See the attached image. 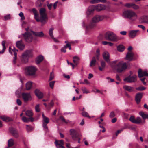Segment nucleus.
Returning a JSON list of instances; mask_svg holds the SVG:
<instances>
[{"label": "nucleus", "mask_w": 148, "mask_h": 148, "mask_svg": "<svg viewBox=\"0 0 148 148\" xmlns=\"http://www.w3.org/2000/svg\"><path fill=\"white\" fill-rule=\"evenodd\" d=\"M31 11L34 14V18L37 21H40L42 24H45L46 23L47 16L46 13V10L45 8H42L39 10L40 15V19L38 18V13L35 8L32 9Z\"/></svg>", "instance_id": "nucleus-1"}, {"label": "nucleus", "mask_w": 148, "mask_h": 148, "mask_svg": "<svg viewBox=\"0 0 148 148\" xmlns=\"http://www.w3.org/2000/svg\"><path fill=\"white\" fill-rule=\"evenodd\" d=\"M123 16L124 18L129 19L132 21L136 20L138 18V15L136 13L131 10H127L124 11Z\"/></svg>", "instance_id": "nucleus-2"}, {"label": "nucleus", "mask_w": 148, "mask_h": 148, "mask_svg": "<svg viewBox=\"0 0 148 148\" xmlns=\"http://www.w3.org/2000/svg\"><path fill=\"white\" fill-rule=\"evenodd\" d=\"M116 62V61L113 62L111 67L113 69L116 71L118 72L121 73L126 69L127 65L125 63H123L122 62H120L117 65H114Z\"/></svg>", "instance_id": "nucleus-3"}, {"label": "nucleus", "mask_w": 148, "mask_h": 148, "mask_svg": "<svg viewBox=\"0 0 148 148\" xmlns=\"http://www.w3.org/2000/svg\"><path fill=\"white\" fill-rule=\"evenodd\" d=\"M107 17V16L105 15H96L95 16L92 18L90 24L87 27V28L88 27L90 28H93L96 26L97 23L102 21L104 18H106Z\"/></svg>", "instance_id": "nucleus-4"}, {"label": "nucleus", "mask_w": 148, "mask_h": 148, "mask_svg": "<svg viewBox=\"0 0 148 148\" xmlns=\"http://www.w3.org/2000/svg\"><path fill=\"white\" fill-rule=\"evenodd\" d=\"M105 38L108 40L115 42H117L121 39L114 33L110 31L106 33Z\"/></svg>", "instance_id": "nucleus-5"}, {"label": "nucleus", "mask_w": 148, "mask_h": 148, "mask_svg": "<svg viewBox=\"0 0 148 148\" xmlns=\"http://www.w3.org/2000/svg\"><path fill=\"white\" fill-rule=\"evenodd\" d=\"M37 70V68L33 66L26 67L25 69V73L28 75L30 76L35 75Z\"/></svg>", "instance_id": "nucleus-6"}, {"label": "nucleus", "mask_w": 148, "mask_h": 148, "mask_svg": "<svg viewBox=\"0 0 148 148\" xmlns=\"http://www.w3.org/2000/svg\"><path fill=\"white\" fill-rule=\"evenodd\" d=\"M69 132L70 135L72 139L75 141H76L78 140V142L80 143V138L79 137L77 131L74 129H71L70 130Z\"/></svg>", "instance_id": "nucleus-7"}, {"label": "nucleus", "mask_w": 148, "mask_h": 148, "mask_svg": "<svg viewBox=\"0 0 148 148\" xmlns=\"http://www.w3.org/2000/svg\"><path fill=\"white\" fill-rule=\"evenodd\" d=\"M32 55V51L27 50L23 53L22 55L21 60L24 63H26L28 61V58Z\"/></svg>", "instance_id": "nucleus-8"}, {"label": "nucleus", "mask_w": 148, "mask_h": 148, "mask_svg": "<svg viewBox=\"0 0 148 148\" xmlns=\"http://www.w3.org/2000/svg\"><path fill=\"white\" fill-rule=\"evenodd\" d=\"M24 40L27 42L29 43L33 40V37L32 34L29 32H26L22 34Z\"/></svg>", "instance_id": "nucleus-9"}, {"label": "nucleus", "mask_w": 148, "mask_h": 148, "mask_svg": "<svg viewBox=\"0 0 148 148\" xmlns=\"http://www.w3.org/2000/svg\"><path fill=\"white\" fill-rule=\"evenodd\" d=\"M124 81L129 83L135 82L137 81V76L135 75L129 76L124 79Z\"/></svg>", "instance_id": "nucleus-10"}, {"label": "nucleus", "mask_w": 148, "mask_h": 148, "mask_svg": "<svg viewBox=\"0 0 148 148\" xmlns=\"http://www.w3.org/2000/svg\"><path fill=\"white\" fill-rule=\"evenodd\" d=\"M42 116L43 118L42 126L45 130H48V127L47 126V124L49 123V119L48 118L45 116L43 114H42Z\"/></svg>", "instance_id": "nucleus-11"}, {"label": "nucleus", "mask_w": 148, "mask_h": 148, "mask_svg": "<svg viewBox=\"0 0 148 148\" xmlns=\"http://www.w3.org/2000/svg\"><path fill=\"white\" fill-rule=\"evenodd\" d=\"M22 96L24 101L25 102L31 101L32 99V98L30 93H23L22 94Z\"/></svg>", "instance_id": "nucleus-12"}, {"label": "nucleus", "mask_w": 148, "mask_h": 148, "mask_svg": "<svg viewBox=\"0 0 148 148\" xmlns=\"http://www.w3.org/2000/svg\"><path fill=\"white\" fill-rule=\"evenodd\" d=\"M94 10L97 11L104 10L106 9L105 5L100 4H98L96 5H93Z\"/></svg>", "instance_id": "nucleus-13"}, {"label": "nucleus", "mask_w": 148, "mask_h": 148, "mask_svg": "<svg viewBox=\"0 0 148 148\" xmlns=\"http://www.w3.org/2000/svg\"><path fill=\"white\" fill-rule=\"evenodd\" d=\"M139 32L138 30H131L129 32V36L130 38H134L138 35V32Z\"/></svg>", "instance_id": "nucleus-14"}, {"label": "nucleus", "mask_w": 148, "mask_h": 148, "mask_svg": "<svg viewBox=\"0 0 148 148\" xmlns=\"http://www.w3.org/2000/svg\"><path fill=\"white\" fill-rule=\"evenodd\" d=\"M9 131L14 137L17 138L19 137L18 133L16 129L10 127L9 128Z\"/></svg>", "instance_id": "nucleus-15"}, {"label": "nucleus", "mask_w": 148, "mask_h": 148, "mask_svg": "<svg viewBox=\"0 0 148 148\" xmlns=\"http://www.w3.org/2000/svg\"><path fill=\"white\" fill-rule=\"evenodd\" d=\"M57 148H64V141L63 140H56L54 143Z\"/></svg>", "instance_id": "nucleus-16"}, {"label": "nucleus", "mask_w": 148, "mask_h": 148, "mask_svg": "<svg viewBox=\"0 0 148 148\" xmlns=\"http://www.w3.org/2000/svg\"><path fill=\"white\" fill-rule=\"evenodd\" d=\"M95 10L93 5L90 6L86 11V14L87 17H89V15H92L93 11Z\"/></svg>", "instance_id": "nucleus-17"}, {"label": "nucleus", "mask_w": 148, "mask_h": 148, "mask_svg": "<svg viewBox=\"0 0 148 148\" xmlns=\"http://www.w3.org/2000/svg\"><path fill=\"white\" fill-rule=\"evenodd\" d=\"M102 56L104 59L107 62H110V55L109 53L106 51H104L103 53Z\"/></svg>", "instance_id": "nucleus-18"}, {"label": "nucleus", "mask_w": 148, "mask_h": 148, "mask_svg": "<svg viewBox=\"0 0 148 148\" xmlns=\"http://www.w3.org/2000/svg\"><path fill=\"white\" fill-rule=\"evenodd\" d=\"M16 45L17 47L21 50H23L25 47V45L23 43L22 40L17 41Z\"/></svg>", "instance_id": "nucleus-19"}, {"label": "nucleus", "mask_w": 148, "mask_h": 148, "mask_svg": "<svg viewBox=\"0 0 148 148\" xmlns=\"http://www.w3.org/2000/svg\"><path fill=\"white\" fill-rule=\"evenodd\" d=\"M133 54L132 52H128L127 54L125 59L129 61H131L133 59Z\"/></svg>", "instance_id": "nucleus-20"}, {"label": "nucleus", "mask_w": 148, "mask_h": 148, "mask_svg": "<svg viewBox=\"0 0 148 148\" xmlns=\"http://www.w3.org/2000/svg\"><path fill=\"white\" fill-rule=\"evenodd\" d=\"M31 32L33 33V34L35 36L39 37H42L44 36L43 32H34L32 31H31Z\"/></svg>", "instance_id": "nucleus-21"}, {"label": "nucleus", "mask_w": 148, "mask_h": 148, "mask_svg": "<svg viewBox=\"0 0 148 148\" xmlns=\"http://www.w3.org/2000/svg\"><path fill=\"white\" fill-rule=\"evenodd\" d=\"M123 88L125 90L130 92H132L134 91V88L129 86L125 85L123 86Z\"/></svg>", "instance_id": "nucleus-22"}, {"label": "nucleus", "mask_w": 148, "mask_h": 148, "mask_svg": "<svg viewBox=\"0 0 148 148\" xmlns=\"http://www.w3.org/2000/svg\"><path fill=\"white\" fill-rule=\"evenodd\" d=\"M142 97V94L141 93L137 94L135 97V100L137 104L139 103L141 100V99Z\"/></svg>", "instance_id": "nucleus-23"}, {"label": "nucleus", "mask_w": 148, "mask_h": 148, "mask_svg": "<svg viewBox=\"0 0 148 148\" xmlns=\"http://www.w3.org/2000/svg\"><path fill=\"white\" fill-rule=\"evenodd\" d=\"M35 93L36 96L39 98H42L43 97V93L38 90H35Z\"/></svg>", "instance_id": "nucleus-24"}, {"label": "nucleus", "mask_w": 148, "mask_h": 148, "mask_svg": "<svg viewBox=\"0 0 148 148\" xmlns=\"http://www.w3.org/2000/svg\"><path fill=\"white\" fill-rule=\"evenodd\" d=\"M0 118L3 121H9L12 120V119L10 117L5 116H1Z\"/></svg>", "instance_id": "nucleus-25"}, {"label": "nucleus", "mask_w": 148, "mask_h": 148, "mask_svg": "<svg viewBox=\"0 0 148 148\" xmlns=\"http://www.w3.org/2000/svg\"><path fill=\"white\" fill-rule=\"evenodd\" d=\"M43 56L41 55L38 56L36 59V63L39 64L43 59Z\"/></svg>", "instance_id": "nucleus-26"}, {"label": "nucleus", "mask_w": 148, "mask_h": 148, "mask_svg": "<svg viewBox=\"0 0 148 148\" xmlns=\"http://www.w3.org/2000/svg\"><path fill=\"white\" fill-rule=\"evenodd\" d=\"M25 114L27 116L29 117H32L33 115L32 111L31 110H26L25 111Z\"/></svg>", "instance_id": "nucleus-27"}, {"label": "nucleus", "mask_w": 148, "mask_h": 148, "mask_svg": "<svg viewBox=\"0 0 148 148\" xmlns=\"http://www.w3.org/2000/svg\"><path fill=\"white\" fill-rule=\"evenodd\" d=\"M143 22L145 23L148 24V16H144L141 18Z\"/></svg>", "instance_id": "nucleus-28"}, {"label": "nucleus", "mask_w": 148, "mask_h": 148, "mask_svg": "<svg viewBox=\"0 0 148 148\" xmlns=\"http://www.w3.org/2000/svg\"><path fill=\"white\" fill-rule=\"evenodd\" d=\"M96 62V60L95 57H93L90 62V67L94 66H95Z\"/></svg>", "instance_id": "nucleus-29"}, {"label": "nucleus", "mask_w": 148, "mask_h": 148, "mask_svg": "<svg viewBox=\"0 0 148 148\" xmlns=\"http://www.w3.org/2000/svg\"><path fill=\"white\" fill-rule=\"evenodd\" d=\"M8 147H11L14 145V140L12 138H11L8 140Z\"/></svg>", "instance_id": "nucleus-30"}, {"label": "nucleus", "mask_w": 148, "mask_h": 148, "mask_svg": "<svg viewBox=\"0 0 148 148\" xmlns=\"http://www.w3.org/2000/svg\"><path fill=\"white\" fill-rule=\"evenodd\" d=\"M101 67H99V69L100 71H102L105 66V63L104 61L102 60L101 62Z\"/></svg>", "instance_id": "nucleus-31"}, {"label": "nucleus", "mask_w": 148, "mask_h": 148, "mask_svg": "<svg viewBox=\"0 0 148 148\" xmlns=\"http://www.w3.org/2000/svg\"><path fill=\"white\" fill-rule=\"evenodd\" d=\"M73 58L74 63L75 64L77 65L78 64V61L80 60L79 58L78 57L75 56L73 57Z\"/></svg>", "instance_id": "nucleus-32"}, {"label": "nucleus", "mask_w": 148, "mask_h": 148, "mask_svg": "<svg viewBox=\"0 0 148 148\" xmlns=\"http://www.w3.org/2000/svg\"><path fill=\"white\" fill-rule=\"evenodd\" d=\"M125 47L124 46L122 45H120L117 47V49L120 52L123 51L125 49Z\"/></svg>", "instance_id": "nucleus-33"}, {"label": "nucleus", "mask_w": 148, "mask_h": 148, "mask_svg": "<svg viewBox=\"0 0 148 148\" xmlns=\"http://www.w3.org/2000/svg\"><path fill=\"white\" fill-rule=\"evenodd\" d=\"M32 83L31 82H29L26 84V90H29L32 87Z\"/></svg>", "instance_id": "nucleus-34"}, {"label": "nucleus", "mask_w": 148, "mask_h": 148, "mask_svg": "<svg viewBox=\"0 0 148 148\" xmlns=\"http://www.w3.org/2000/svg\"><path fill=\"white\" fill-rule=\"evenodd\" d=\"M139 114L144 119L148 118V114H145L143 112H141L139 113Z\"/></svg>", "instance_id": "nucleus-35"}, {"label": "nucleus", "mask_w": 148, "mask_h": 148, "mask_svg": "<svg viewBox=\"0 0 148 148\" xmlns=\"http://www.w3.org/2000/svg\"><path fill=\"white\" fill-rule=\"evenodd\" d=\"M2 44L3 46V49L1 51H0V53L1 54L3 53L6 49V48L5 46V41H3L2 42Z\"/></svg>", "instance_id": "nucleus-36"}, {"label": "nucleus", "mask_w": 148, "mask_h": 148, "mask_svg": "<svg viewBox=\"0 0 148 148\" xmlns=\"http://www.w3.org/2000/svg\"><path fill=\"white\" fill-rule=\"evenodd\" d=\"M106 0H92L91 2L93 3H97L99 2H106Z\"/></svg>", "instance_id": "nucleus-37"}, {"label": "nucleus", "mask_w": 148, "mask_h": 148, "mask_svg": "<svg viewBox=\"0 0 148 148\" xmlns=\"http://www.w3.org/2000/svg\"><path fill=\"white\" fill-rule=\"evenodd\" d=\"M82 115L83 116L87 117L88 118H90V117L89 116L88 113L86 112L83 111L81 113Z\"/></svg>", "instance_id": "nucleus-38"}, {"label": "nucleus", "mask_w": 148, "mask_h": 148, "mask_svg": "<svg viewBox=\"0 0 148 148\" xmlns=\"http://www.w3.org/2000/svg\"><path fill=\"white\" fill-rule=\"evenodd\" d=\"M22 121L24 122L27 123L29 121V118H27L25 116H23L22 118Z\"/></svg>", "instance_id": "nucleus-39"}, {"label": "nucleus", "mask_w": 148, "mask_h": 148, "mask_svg": "<svg viewBox=\"0 0 148 148\" xmlns=\"http://www.w3.org/2000/svg\"><path fill=\"white\" fill-rule=\"evenodd\" d=\"M141 120L140 117H138L135 119V123L139 124L141 123Z\"/></svg>", "instance_id": "nucleus-40"}, {"label": "nucleus", "mask_w": 148, "mask_h": 148, "mask_svg": "<svg viewBox=\"0 0 148 148\" xmlns=\"http://www.w3.org/2000/svg\"><path fill=\"white\" fill-rule=\"evenodd\" d=\"M60 119H61V120L63 122H65L66 123H69L70 122V121L69 120H67L66 121L64 118L62 116H60Z\"/></svg>", "instance_id": "nucleus-41"}, {"label": "nucleus", "mask_w": 148, "mask_h": 148, "mask_svg": "<svg viewBox=\"0 0 148 148\" xmlns=\"http://www.w3.org/2000/svg\"><path fill=\"white\" fill-rule=\"evenodd\" d=\"M81 90L84 93H88L89 92L87 90L86 88L85 87H82L81 88Z\"/></svg>", "instance_id": "nucleus-42"}, {"label": "nucleus", "mask_w": 148, "mask_h": 148, "mask_svg": "<svg viewBox=\"0 0 148 148\" xmlns=\"http://www.w3.org/2000/svg\"><path fill=\"white\" fill-rule=\"evenodd\" d=\"M53 28H51L50 29L49 31V34L50 37L52 38L53 36Z\"/></svg>", "instance_id": "nucleus-43"}, {"label": "nucleus", "mask_w": 148, "mask_h": 148, "mask_svg": "<svg viewBox=\"0 0 148 148\" xmlns=\"http://www.w3.org/2000/svg\"><path fill=\"white\" fill-rule=\"evenodd\" d=\"M132 8L136 10L139 9V7L138 5L134 4L132 3Z\"/></svg>", "instance_id": "nucleus-44"}, {"label": "nucleus", "mask_w": 148, "mask_h": 148, "mask_svg": "<svg viewBox=\"0 0 148 148\" xmlns=\"http://www.w3.org/2000/svg\"><path fill=\"white\" fill-rule=\"evenodd\" d=\"M19 15L21 17V20H24L25 19V17H24L23 13L22 12H21L19 14Z\"/></svg>", "instance_id": "nucleus-45"}, {"label": "nucleus", "mask_w": 148, "mask_h": 148, "mask_svg": "<svg viewBox=\"0 0 148 148\" xmlns=\"http://www.w3.org/2000/svg\"><path fill=\"white\" fill-rule=\"evenodd\" d=\"M130 120L133 123H135V119L134 116H131L130 117Z\"/></svg>", "instance_id": "nucleus-46"}, {"label": "nucleus", "mask_w": 148, "mask_h": 148, "mask_svg": "<svg viewBox=\"0 0 148 148\" xmlns=\"http://www.w3.org/2000/svg\"><path fill=\"white\" fill-rule=\"evenodd\" d=\"M55 82V81H52L50 82L49 83V86L52 89H53V88Z\"/></svg>", "instance_id": "nucleus-47"}, {"label": "nucleus", "mask_w": 148, "mask_h": 148, "mask_svg": "<svg viewBox=\"0 0 148 148\" xmlns=\"http://www.w3.org/2000/svg\"><path fill=\"white\" fill-rule=\"evenodd\" d=\"M26 129L27 131L29 132L32 130V127L30 126V125H26Z\"/></svg>", "instance_id": "nucleus-48"}, {"label": "nucleus", "mask_w": 148, "mask_h": 148, "mask_svg": "<svg viewBox=\"0 0 148 148\" xmlns=\"http://www.w3.org/2000/svg\"><path fill=\"white\" fill-rule=\"evenodd\" d=\"M106 79H107L108 81V82H114V79L111 78L109 77H107L106 78Z\"/></svg>", "instance_id": "nucleus-49"}, {"label": "nucleus", "mask_w": 148, "mask_h": 148, "mask_svg": "<svg viewBox=\"0 0 148 148\" xmlns=\"http://www.w3.org/2000/svg\"><path fill=\"white\" fill-rule=\"evenodd\" d=\"M145 88L142 86H140L138 88H136V89L138 90H145Z\"/></svg>", "instance_id": "nucleus-50"}, {"label": "nucleus", "mask_w": 148, "mask_h": 148, "mask_svg": "<svg viewBox=\"0 0 148 148\" xmlns=\"http://www.w3.org/2000/svg\"><path fill=\"white\" fill-rule=\"evenodd\" d=\"M54 77V73H50V77L49 79V80H51L52 79H53Z\"/></svg>", "instance_id": "nucleus-51"}, {"label": "nucleus", "mask_w": 148, "mask_h": 148, "mask_svg": "<svg viewBox=\"0 0 148 148\" xmlns=\"http://www.w3.org/2000/svg\"><path fill=\"white\" fill-rule=\"evenodd\" d=\"M125 129L124 128H123L121 129L120 130H118L117 131V132L116 133V136H117L118 134L120 133H121L122 131L123 130Z\"/></svg>", "instance_id": "nucleus-52"}, {"label": "nucleus", "mask_w": 148, "mask_h": 148, "mask_svg": "<svg viewBox=\"0 0 148 148\" xmlns=\"http://www.w3.org/2000/svg\"><path fill=\"white\" fill-rule=\"evenodd\" d=\"M35 110L37 112H40L39 104L36 105L35 106Z\"/></svg>", "instance_id": "nucleus-53"}, {"label": "nucleus", "mask_w": 148, "mask_h": 148, "mask_svg": "<svg viewBox=\"0 0 148 148\" xmlns=\"http://www.w3.org/2000/svg\"><path fill=\"white\" fill-rule=\"evenodd\" d=\"M115 114L114 112H112L110 113L109 115V117L111 118H112L114 117L115 116Z\"/></svg>", "instance_id": "nucleus-54"}, {"label": "nucleus", "mask_w": 148, "mask_h": 148, "mask_svg": "<svg viewBox=\"0 0 148 148\" xmlns=\"http://www.w3.org/2000/svg\"><path fill=\"white\" fill-rule=\"evenodd\" d=\"M132 3H127L125 5V6L127 7L130 8H132Z\"/></svg>", "instance_id": "nucleus-55"}, {"label": "nucleus", "mask_w": 148, "mask_h": 148, "mask_svg": "<svg viewBox=\"0 0 148 148\" xmlns=\"http://www.w3.org/2000/svg\"><path fill=\"white\" fill-rule=\"evenodd\" d=\"M138 27H139L141 28L143 30H145V27L143 25H138Z\"/></svg>", "instance_id": "nucleus-56"}, {"label": "nucleus", "mask_w": 148, "mask_h": 148, "mask_svg": "<svg viewBox=\"0 0 148 148\" xmlns=\"http://www.w3.org/2000/svg\"><path fill=\"white\" fill-rule=\"evenodd\" d=\"M10 14L7 15L4 17L5 20H6L10 19Z\"/></svg>", "instance_id": "nucleus-57"}, {"label": "nucleus", "mask_w": 148, "mask_h": 148, "mask_svg": "<svg viewBox=\"0 0 148 148\" xmlns=\"http://www.w3.org/2000/svg\"><path fill=\"white\" fill-rule=\"evenodd\" d=\"M54 103L52 101L49 104V106L50 108L52 107Z\"/></svg>", "instance_id": "nucleus-58"}, {"label": "nucleus", "mask_w": 148, "mask_h": 148, "mask_svg": "<svg viewBox=\"0 0 148 148\" xmlns=\"http://www.w3.org/2000/svg\"><path fill=\"white\" fill-rule=\"evenodd\" d=\"M16 103L18 105L20 106L22 104L21 101L19 99H17L16 100Z\"/></svg>", "instance_id": "nucleus-59"}, {"label": "nucleus", "mask_w": 148, "mask_h": 148, "mask_svg": "<svg viewBox=\"0 0 148 148\" xmlns=\"http://www.w3.org/2000/svg\"><path fill=\"white\" fill-rule=\"evenodd\" d=\"M52 6L53 4L52 3H50L49 4H48L47 5L48 8L50 10L51 9Z\"/></svg>", "instance_id": "nucleus-60"}, {"label": "nucleus", "mask_w": 148, "mask_h": 148, "mask_svg": "<svg viewBox=\"0 0 148 148\" xmlns=\"http://www.w3.org/2000/svg\"><path fill=\"white\" fill-rule=\"evenodd\" d=\"M53 40V41L55 42H59V41L58 40L54 37L53 36V37L51 38Z\"/></svg>", "instance_id": "nucleus-61"}, {"label": "nucleus", "mask_w": 148, "mask_h": 148, "mask_svg": "<svg viewBox=\"0 0 148 148\" xmlns=\"http://www.w3.org/2000/svg\"><path fill=\"white\" fill-rule=\"evenodd\" d=\"M58 1L55 2L53 5V7L54 9H55L57 7Z\"/></svg>", "instance_id": "nucleus-62"}, {"label": "nucleus", "mask_w": 148, "mask_h": 148, "mask_svg": "<svg viewBox=\"0 0 148 148\" xmlns=\"http://www.w3.org/2000/svg\"><path fill=\"white\" fill-rule=\"evenodd\" d=\"M120 33L123 35H125L126 34L127 32L125 31H123L121 32Z\"/></svg>", "instance_id": "nucleus-63"}, {"label": "nucleus", "mask_w": 148, "mask_h": 148, "mask_svg": "<svg viewBox=\"0 0 148 148\" xmlns=\"http://www.w3.org/2000/svg\"><path fill=\"white\" fill-rule=\"evenodd\" d=\"M61 51L64 53H65L66 51V49L63 47L61 49Z\"/></svg>", "instance_id": "nucleus-64"}]
</instances>
